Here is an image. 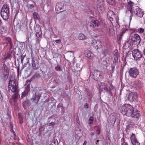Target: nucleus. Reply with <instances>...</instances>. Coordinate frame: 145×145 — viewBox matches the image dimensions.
Masks as SVG:
<instances>
[{
	"instance_id": "f257e3e1",
	"label": "nucleus",
	"mask_w": 145,
	"mask_h": 145,
	"mask_svg": "<svg viewBox=\"0 0 145 145\" xmlns=\"http://www.w3.org/2000/svg\"><path fill=\"white\" fill-rule=\"evenodd\" d=\"M121 113L128 116L138 118L140 117V114L137 111L134 112L133 107L129 104H126L123 105L121 108Z\"/></svg>"
},
{
	"instance_id": "f03ea898",
	"label": "nucleus",
	"mask_w": 145,
	"mask_h": 145,
	"mask_svg": "<svg viewBox=\"0 0 145 145\" xmlns=\"http://www.w3.org/2000/svg\"><path fill=\"white\" fill-rule=\"evenodd\" d=\"M9 6L7 4H5L1 11V16L3 20H7L9 18L10 11Z\"/></svg>"
},
{
	"instance_id": "7ed1b4c3",
	"label": "nucleus",
	"mask_w": 145,
	"mask_h": 145,
	"mask_svg": "<svg viewBox=\"0 0 145 145\" xmlns=\"http://www.w3.org/2000/svg\"><path fill=\"white\" fill-rule=\"evenodd\" d=\"M99 88L100 91L105 92H111V91L114 88V87L110 84L108 87L107 84L105 82H101L98 84Z\"/></svg>"
},
{
	"instance_id": "20e7f679",
	"label": "nucleus",
	"mask_w": 145,
	"mask_h": 145,
	"mask_svg": "<svg viewBox=\"0 0 145 145\" xmlns=\"http://www.w3.org/2000/svg\"><path fill=\"white\" fill-rule=\"evenodd\" d=\"M102 72L99 71L95 70L93 72L90 73L93 79L96 81H99L103 77Z\"/></svg>"
},
{
	"instance_id": "39448f33",
	"label": "nucleus",
	"mask_w": 145,
	"mask_h": 145,
	"mask_svg": "<svg viewBox=\"0 0 145 145\" xmlns=\"http://www.w3.org/2000/svg\"><path fill=\"white\" fill-rule=\"evenodd\" d=\"M55 11L56 13H59L66 10L65 5L61 2H59L57 3L55 7Z\"/></svg>"
},
{
	"instance_id": "423d86ee",
	"label": "nucleus",
	"mask_w": 145,
	"mask_h": 145,
	"mask_svg": "<svg viewBox=\"0 0 145 145\" xmlns=\"http://www.w3.org/2000/svg\"><path fill=\"white\" fill-rule=\"evenodd\" d=\"M128 73L129 76L132 78H136L139 72L136 67H134L129 69Z\"/></svg>"
},
{
	"instance_id": "0eeeda50",
	"label": "nucleus",
	"mask_w": 145,
	"mask_h": 145,
	"mask_svg": "<svg viewBox=\"0 0 145 145\" xmlns=\"http://www.w3.org/2000/svg\"><path fill=\"white\" fill-rule=\"evenodd\" d=\"M127 2L128 3V5L127 6V10L129 11L130 13V15L129 16L130 23L132 20V18L133 15V11L132 10L133 6L134 5L133 2H132L130 0H127Z\"/></svg>"
},
{
	"instance_id": "6e6552de",
	"label": "nucleus",
	"mask_w": 145,
	"mask_h": 145,
	"mask_svg": "<svg viewBox=\"0 0 145 145\" xmlns=\"http://www.w3.org/2000/svg\"><path fill=\"white\" fill-rule=\"evenodd\" d=\"M105 4L103 0H98L97 1V9L99 13H102L105 10Z\"/></svg>"
},
{
	"instance_id": "1a4fd4ad",
	"label": "nucleus",
	"mask_w": 145,
	"mask_h": 145,
	"mask_svg": "<svg viewBox=\"0 0 145 145\" xmlns=\"http://www.w3.org/2000/svg\"><path fill=\"white\" fill-rule=\"evenodd\" d=\"M8 88L9 92H14L18 91V87L16 82L8 84Z\"/></svg>"
},
{
	"instance_id": "9d476101",
	"label": "nucleus",
	"mask_w": 145,
	"mask_h": 145,
	"mask_svg": "<svg viewBox=\"0 0 145 145\" xmlns=\"http://www.w3.org/2000/svg\"><path fill=\"white\" fill-rule=\"evenodd\" d=\"M132 55L134 59L136 60H137L141 58L142 56L141 52L138 49H134L133 50Z\"/></svg>"
},
{
	"instance_id": "9b49d317",
	"label": "nucleus",
	"mask_w": 145,
	"mask_h": 145,
	"mask_svg": "<svg viewBox=\"0 0 145 145\" xmlns=\"http://www.w3.org/2000/svg\"><path fill=\"white\" fill-rule=\"evenodd\" d=\"M92 45L96 49H98L99 48H101L103 45V43L100 40L94 39L92 40Z\"/></svg>"
},
{
	"instance_id": "f8f14e48",
	"label": "nucleus",
	"mask_w": 145,
	"mask_h": 145,
	"mask_svg": "<svg viewBox=\"0 0 145 145\" xmlns=\"http://www.w3.org/2000/svg\"><path fill=\"white\" fill-rule=\"evenodd\" d=\"M116 16L114 12L113 11L109 10L108 12L107 13L108 18L111 23H112V21H113L114 20H116Z\"/></svg>"
},
{
	"instance_id": "ddd939ff",
	"label": "nucleus",
	"mask_w": 145,
	"mask_h": 145,
	"mask_svg": "<svg viewBox=\"0 0 145 145\" xmlns=\"http://www.w3.org/2000/svg\"><path fill=\"white\" fill-rule=\"evenodd\" d=\"M119 53L117 50H115L114 51V59L113 62L112 64L116 65L118 63V59L119 57Z\"/></svg>"
},
{
	"instance_id": "4468645a",
	"label": "nucleus",
	"mask_w": 145,
	"mask_h": 145,
	"mask_svg": "<svg viewBox=\"0 0 145 145\" xmlns=\"http://www.w3.org/2000/svg\"><path fill=\"white\" fill-rule=\"evenodd\" d=\"M137 98V93L136 92L131 93L128 97L129 100L131 102L136 101Z\"/></svg>"
},
{
	"instance_id": "2eb2a0df",
	"label": "nucleus",
	"mask_w": 145,
	"mask_h": 145,
	"mask_svg": "<svg viewBox=\"0 0 145 145\" xmlns=\"http://www.w3.org/2000/svg\"><path fill=\"white\" fill-rule=\"evenodd\" d=\"M130 139L133 145H140V144L136 138V135L132 133L130 136Z\"/></svg>"
},
{
	"instance_id": "dca6fc26",
	"label": "nucleus",
	"mask_w": 145,
	"mask_h": 145,
	"mask_svg": "<svg viewBox=\"0 0 145 145\" xmlns=\"http://www.w3.org/2000/svg\"><path fill=\"white\" fill-rule=\"evenodd\" d=\"M131 39L133 42H136L137 44H139L141 41L139 35L137 34H134L132 37Z\"/></svg>"
},
{
	"instance_id": "f3484780",
	"label": "nucleus",
	"mask_w": 145,
	"mask_h": 145,
	"mask_svg": "<svg viewBox=\"0 0 145 145\" xmlns=\"http://www.w3.org/2000/svg\"><path fill=\"white\" fill-rule=\"evenodd\" d=\"M133 12V13H135L136 15L140 17H142L144 14L142 10L139 8H136L135 11Z\"/></svg>"
},
{
	"instance_id": "a211bd4d",
	"label": "nucleus",
	"mask_w": 145,
	"mask_h": 145,
	"mask_svg": "<svg viewBox=\"0 0 145 145\" xmlns=\"http://www.w3.org/2000/svg\"><path fill=\"white\" fill-rule=\"evenodd\" d=\"M85 55L86 57L91 59H92L94 57V54L88 50H86L85 51Z\"/></svg>"
},
{
	"instance_id": "6ab92c4d",
	"label": "nucleus",
	"mask_w": 145,
	"mask_h": 145,
	"mask_svg": "<svg viewBox=\"0 0 145 145\" xmlns=\"http://www.w3.org/2000/svg\"><path fill=\"white\" fill-rule=\"evenodd\" d=\"M31 65L33 69L34 70H37L39 68V67L37 66L36 63L35 61V57L33 56H31Z\"/></svg>"
},
{
	"instance_id": "aec40b11",
	"label": "nucleus",
	"mask_w": 145,
	"mask_h": 145,
	"mask_svg": "<svg viewBox=\"0 0 145 145\" xmlns=\"http://www.w3.org/2000/svg\"><path fill=\"white\" fill-rule=\"evenodd\" d=\"M40 98V96L39 95H38L37 94L33 95L32 96L31 100L33 102H34L36 103H37Z\"/></svg>"
},
{
	"instance_id": "412c9836",
	"label": "nucleus",
	"mask_w": 145,
	"mask_h": 145,
	"mask_svg": "<svg viewBox=\"0 0 145 145\" xmlns=\"http://www.w3.org/2000/svg\"><path fill=\"white\" fill-rule=\"evenodd\" d=\"M91 24L93 28L98 27L100 25L99 22L98 20H96L91 21Z\"/></svg>"
},
{
	"instance_id": "4be33fe9",
	"label": "nucleus",
	"mask_w": 145,
	"mask_h": 145,
	"mask_svg": "<svg viewBox=\"0 0 145 145\" xmlns=\"http://www.w3.org/2000/svg\"><path fill=\"white\" fill-rule=\"evenodd\" d=\"M5 40L7 41L9 43L10 45V47L9 48V50H10L12 49L13 44L12 43V39L10 37H6L5 38Z\"/></svg>"
},
{
	"instance_id": "5701e85b",
	"label": "nucleus",
	"mask_w": 145,
	"mask_h": 145,
	"mask_svg": "<svg viewBox=\"0 0 145 145\" xmlns=\"http://www.w3.org/2000/svg\"><path fill=\"white\" fill-rule=\"evenodd\" d=\"M16 82L15 77L12 75L9 77V81L8 84H10L12 83Z\"/></svg>"
},
{
	"instance_id": "b1692460",
	"label": "nucleus",
	"mask_w": 145,
	"mask_h": 145,
	"mask_svg": "<svg viewBox=\"0 0 145 145\" xmlns=\"http://www.w3.org/2000/svg\"><path fill=\"white\" fill-rule=\"evenodd\" d=\"M102 53L105 56L108 54V49L107 48H103L102 51Z\"/></svg>"
},
{
	"instance_id": "393cba45",
	"label": "nucleus",
	"mask_w": 145,
	"mask_h": 145,
	"mask_svg": "<svg viewBox=\"0 0 145 145\" xmlns=\"http://www.w3.org/2000/svg\"><path fill=\"white\" fill-rule=\"evenodd\" d=\"M107 2L110 5H113L115 4V0H106Z\"/></svg>"
},
{
	"instance_id": "a878e982",
	"label": "nucleus",
	"mask_w": 145,
	"mask_h": 145,
	"mask_svg": "<svg viewBox=\"0 0 145 145\" xmlns=\"http://www.w3.org/2000/svg\"><path fill=\"white\" fill-rule=\"evenodd\" d=\"M78 38L82 40L86 39V36L84 34L80 33L78 36Z\"/></svg>"
},
{
	"instance_id": "bb28decb",
	"label": "nucleus",
	"mask_w": 145,
	"mask_h": 145,
	"mask_svg": "<svg viewBox=\"0 0 145 145\" xmlns=\"http://www.w3.org/2000/svg\"><path fill=\"white\" fill-rule=\"evenodd\" d=\"M33 16L35 19L38 20L39 18L38 13L36 12H34L33 13Z\"/></svg>"
},
{
	"instance_id": "cd10ccee",
	"label": "nucleus",
	"mask_w": 145,
	"mask_h": 145,
	"mask_svg": "<svg viewBox=\"0 0 145 145\" xmlns=\"http://www.w3.org/2000/svg\"><path fill=\"white\" fill-rule=\"evenodd\" d=\"M42 32L41 31V29L40 28V30L38 32H36V35L37 38H39L41 36Z\"/></svg>"
},
{
	"instance_id": "c85d7f7f",
	"label": "nucleus",
	"mask_w": 145,
	"mask_h": 145,
	"mask_svg": "<svg viewBox=\"0 0 145 145\" xmlns=\"http://www.w3.org/2000/svg\"><path fill=\"white\" fill-rule=\"evenodd\" d=\"M3 66L4 72H6V73H9L8 68L5 64H4Z\"/></svg>"
},
{
	"instance_id": "c756f323",
	"label": "nucleus",
	"mask_w": 145,
	"mask_h": 145,
	"mask_svg": "<svg viewBox=\"0 0 145 145\" xmlns=\"http://www.w3.org/2000/svg\"><path fill=\"white\" fill-rule=\"evenodd\" d=\"M55 69L56 71H62L61 68L59 65H57V66L56 67Z\"/></svg>"
},
{
	"instance_id": "7c9ffc66",
	"label": "nucleus",
	"mask_w": 145,
	"mask_h": 145,
	"mask_svg": "<svg viewBox=\"0 0 145 145\" xmlns=\"http://www.w3.org/2000/svg\"><path fill=\"white\" fill-rule=\"evenodd\" d=\"M89 121L88 122V123L89 124H92L94 121V118L92 116L90 117L88 119Z\"/></svg>"
},
{
	"instance_id": "2f4dec72",
	"label": "nucleus",
	"mask_w": 145,
	"mask_h": 145,
	"mask_svg": "<svg viewBox=\"0 0 145 145\" xmlns=\"http://www.w3.org/2000/svg\"><path fill=\"white\" fill-rule=\"evenodd\" d=\"M144 29L141 27H140L137 29V32L141 34L142 33L144 32Z\"/></svg>"
},
{
	"instance_id": "473e14b6",
	"label": "nucleus",
	"mask_w": 145,
	"mask_h": 145,
	"mask_svg": "<svg viewBox=\"0 0 145 145\" xmlns=\"http://www.w3.org/2000/svg\"><path fill=\"white\" fill-rule=\"evenodd\" d=\"M7 28L6 27H1V29L2 30V33H7V31L6 30ZM1 30V29H0Z\"/></svg>"
},
{
	"instance_id": "72a5a7b5",
	"label": "nucleus",
	"mask_w": 145,
	"mask_h": 145,
	"mask_svg": "<svg viewBox=\"0 0 145 145\" xmlns=\"http://www.w3.org/2000/svg\"><path fill=\"white\" fill-rule=\"evenodd\" d=\"M14 92L15 93L13 95V98L14 99H17L18 97V91H17Z\"/></svg>"
},
{
	"instance_id": "f704fd0d",
	"label": "nucleus",
	"mask_w": 145,
	"mask_h": 145,
	"mask_svg": "<svg viewBox=\"0 0 145 145\" xmlns=\"http://www.w3.org/2000/svg\"><path fill=\"white\" fill-rule=\"evenodd\" d=\"M115 66V65L112 64H111V69L110 70L111 71L112 73L114 72Z\"/></svg>"
},
{
	"instance_id": "c9c22d12",
	"label": "nucleus",
	"mask_w": 145,
	"mask_h": 145,
	"mask_svg": "<svg viewBox=\"0 0 145 145\" xmlns=\"http://www.w3.org/2000/svg\"><path fill=\"white\" fill-rule=\"evenodd\" d=\"M74 136L75 137L76 140H78L80 138V137L79 136V135L77 134H74Z\"/></svg>"
},
{
	"instance_id": "e433bc0d",
	"label": "nucleus",
	"mask_w": 145,
	"mask_h": 145,
	"mask_svg": "<svg viewBox=\"0 0 145 145\" xmlns=\"http://www.w3.org/2000/svg\"><path fill=\"white\" fill-rule=\"evenodd\" d=\"M127 30V29L126 28H124L122 30V32L120 34L121 36H122L123 35V34L125 33V31Z\"/></svg>"
},
{
	"instance_id": "4c0bfd02",
	"label": "nucleus",
	"mask_w": 145,
	"mask_h": 145,
	"mask_svg": "<svg viewBox=\"0 0 145 145\" xmlns=\"http://www.w3.org/2000/svg\"><path fill=\"white\" fill-rule=\"evenodd\" d=\"M9 73H3L4 77L5 78L6 80H7L8 78Z\"/></svg>"
},
{
	"instance_id": "58836bf2",
	"label": "nucleus",
	"mask_w": 145,
	"mask_h": 145,
	"mask_svg": "<svg viewBox=\"0 0 145 145\" xmlns=\"http://www.w3.org/2000/svg\"><path fill=\"white\" fill-rule=\"evenodd\" d=\"M95 127H97V129H96V132L97 134H99L100 133V129L99 127H98L97 126H95Z\"/></svg>"
},
{
	"instance_id": "ea45409f",
	"label": "nucleus",
	"mask_w": 145,
	"mask_h": 145,
	"mask_svg": "<svg viewBox=\"0 0 145 145\" xmlns=\"http://www.w3.org/2000/svg\"><path fill=\"white\" fill-rule=\"evenodd\" d=\"M27 6L29 9H32L33 8L34 5L33 4H30L28 5Z\"/></svg>"
},
{
	"instance_id": "a19ab883",
	"label": "nucleus",
	"mask_w": 145,
	"mask_h": 145,
	"mask_svg": "<svg viewBox=\"0 0 145 145\" xmlns=\"http://www.w3.org/2000/svg\"><path fill=\"white\" fill-rule=\"evenodd\" d=\"M121 145H122L123 144H124V143H127L125 142V138L124 137H123L121 139Z\"/></svg>"
},
{
	"instance_id": "79ce46f5",
	"label": "nucleus",
	"mask_w": 145,
	"mask_h": 145,
	"mask_svg": "<svg viewBox=\"0 0 145 145\" xmlns=\"http://www.w3.org/2000/svg\"><path fill=\"white\" fill-rule=\"evenodd\" d=\"M26 93L24 91L23 92L22 94L21 97L23 98L24 97H25L26 95Z\"/></svg>"
},
{
	"instance_id": "37998d69",
	"label": "nucleus",
	"mask_w": 145,
	"mask_h": 145,
	"mask_svg": "<svg viewBox=\"0 0 145 145\" xmlns=\"http://www.w3.org/2000/svg\"><path fill=\"white\" fill-rule=\"evenodd\" d=\"M24 57L25 56L23 55H22L21 56L20 59L22 63L23 62V61L24 58Z\"/></svg>"
},
{
	"instance_id": "c03bdc74",
	"label": "nucleus",
	"mask_w": 145,
	"mask_h": 145,
	"mask_svg": "<svg viewBox=\"0 0 145 145\" xmlns=\"http://www.w3.org/2000/svg\"><path fill=\"white\" fill-rule=\"evenodd\" d=\"M3 101V98L2 96L1 95V93H0V102H1L2 101Z\"/></svg>"
},
{
	"instance_id": "a18cd8bd",
	"label": "nucleus",
	"mask_w": 145,
	"mask_h": 145,
	"mask_svg": "<svg viewBox=\"0 0 145 145\" xmlns=\"http://www.w3.org/2000/svg\"><path fill=\"white\" fill-rule=\"evenodd\" d=\"M84 106L85 108H89V107L88 106V105L87 103H85L84 104Z\"/></svg>"
},
{
	"instance_id": "49530a36",
	"label": "nucleus",
	"mask_w": 145,
	"mask_h": 145,
	"mask_svg": "<svg viewBox=\"0 0 145 145\" xmlns=\"http://www.w3.org/2000/svg\"><path fill=\"white\" fill-rule=\"evenodd\" d=\"M55 42H56L57 43H58L59 42H61V40L60 39L56 40H55Z\"/></svg>"
},
{
	"instance_id": "de8ad7c7",
	"label": "nucleus",
	"mask_w": 145,
	"mask_h": 145,
	"mask_svg": "<svg viewBox=\"0 0 145 145\" xmlns=\"http://www.w3.org/2000/svg\"><path fill=\"white\" fill-rule=\"evenodd\" d=\"M54 122H51L49 123L48 125L50 126L51 125H54Z\"/></svg>"
},
{
	"instance_id": "09e8293b",
	"label": "nucleus",
	"mask_w": 145,
	"mask_h": 145,
	"mask_svg": "<svg viewBox=\"0 0 145 145\" xmlns=\"http://www.w3.org/2000/svg\"><path fill=\"white\" fill-rule=\"evenodd\" d=\"M20 123L21 124H22L23 123V121H22V119H20Z\"/></svg>"
},
{
	"instance_id": "8fccbe9b",
	"label": "nucleus",
	"mask_w": 145,
	"mask_h": 145,
	"mask_svg": "<svg viewBox=\"0 0 145 145\" xmlns=\"http://www.w3.org/2000/svg\"><path fill=\"white\" fill-rule=\"evenodd\" d=\"M94 135V133L93 132H91V133L90 134V135L91 136H93Z\"/></svg>"
},
{
	"instance_id": "3c124183",
	"label": "nucleus",
	"mask_w": 145,
	"mask_h": 145,
	"mask_svg": "<svg viewBox=\"0 0 145 145\" xmlns=\"http://www.w3.org/2000/svg\"><path fill=\"white\" fill-rule=\"evenodd\" d=\"M13 128L12 127H10V131H13Z\"/></svg>"
},
{
	"instance_id": "603ef678",
	"label": "nucleus",
	"mask_w": 145,
	"mask_h": 145,
	"mask_svg": "<svg viewBox=\"0 0 145 145\" xmlns=\"http://www.w3.org/2000/svg\"><path fill=\"white\" fill-rule=\"evenodd\" d=\"M87 143V142L86 141H85L83 143V145H86Z\"/></svg>"
},
{
	"instance_id": "864d4df0",
	"label": "nucleus",
	"mask_w": 145,
	"mask_h": 145,
	"mask_svg": "<svg viewBox=\"0 0 145 145\" xmlns=\"http://www.w3.org/2000/svg\"><path fill=\"white\" fill-rule=\"evenodd\" d=\"M2 24V22L1 21V20L0 19V26Z\"/></svg>"
},
{
	"instance_id": "5fc2aeb1",
	"label": "nucleus",
	"mask_w": 145,
	"mask_h": 145,
	"mask_svg": "<svg viewBox=\"0 0 145 145\" xmlns=\"http://www.w3.org/2000/svg\"><path fill=\"white\" fill-rule=\"evenodd\" d=\"M127 63V62H126L125 61V63L123 65V66H125V65H126V63Z\"/></svg>"
},
{
	"instance_id": "6e6d98bb",
	"label": "nucleus",
	"mask_w": 145,
	"mask_h": 145,
	"mask_svg": "<svg viewBox=\"0 0 145 145\" xmlns=\"http://www.w3.org/2000/svg\"><path fill=\"white\" fill-rule=\"evenodd\" d=\"M13 134H14V136H16V134L15 133H14Z\"/></svg>"
},
{
	"instance_id": "4d7b16f0",
	"label": "nucleus",
	"mask_w": 145,
	"mask_h": 145,
	"mask_svg": "<svg viewBox=\"0 0 145 145\" xmlns=\"http://www.w3.org/2000/svg\"><path fill=\"white\" fill-rule=\"evenodd\" d=\"M14 134V133H15V132L13 130V131H11Z\"/></svg>"
},
{
	"instance_id": "13d9d810",
	"label": "nucleus",
	"mask_w": 145,
	"mask_h": 145,
	"mask_svg": "<svg viewBox=\"0 0 145 145\" xmlns=\"http://www.w3.org/2000/svg\"><path fill=\"white\" fill-rule=\"evenodd\" d=\"M14 134V133H15V132L13 130V131H11Z\"/></svg>"
},
{
	"instance_id": "bf43d9fd",
	"label": "nucleus",
	"mask_w": 145,
	"mask_h": 145,
	"mask_svg": "<svg viewBox=\"0 0 145 145\" xmlns=\"http://www.w3.org/2000/svg\"><path fill=\"white\" fill-rule=\"evenodd\" d=\"M96 145H98V142H97L96 143Z\"/></svg>"
},
{
	"instance_id": "052dcab7",
	"label": "nucleus",
	"mask_w": 145,
	"mask_h": 145,
	"mask_svg": "<svg viewBox=\"0 0 145 145\" xmlns=\"http://www.w3.org/2000/svg\"><path fill=\"white\" fill-rule=\"evenodd\" d=\"M99 141V140H97L96 141V142H98Z\"/></svg>"
},
{
	"instance_id": "680f3d73",
	"label": "nucleus",
	"mask_w": 145,
	"mask_h": 145,
	"mask_svg": "<svg viewBox=\"0 0 145 145\" xmlns=\"http://www.w3.org/2000/svg\"><path fill=\"white\" fill-rule=\"evenodd\" d=\"M4 60H6V57H4Z\"/></svg>"
},
{
	"instance_id": "e2e57ef3",
	"label": "nucleus",
	"mask_w": 145,
	"mask_h": 145,
	"mask_svg": "<svg viewBox=\"0 0 145 145\" xmlns=\"http://www.w3.org/2000/svg\"><path fill=\"white\" fill-rule=\"evenodd\" d=\"M50 145H54L52 144H50Z\"/></svg>"
},
{
	"instance_id": "0e129e2a",
	"label": "nucleus",
	"mask_w": 145,
	"mask_h": 145,
	"mask_svg": "<svg viewBox=\"0 0 145 145\" xmlns=\"http://www.w3.org/2000/svg\"><path fill=\"white\" fill-rule=\"evenodd\" d=\"M107 29H105V30H107Z\"/></svg>"
},
{
	"instance_id": "69168bd1",
	"label": "nucleus",
	"mask_w": 145,
	"mask_h": 145,
	"mask_svg": "<svg viewBox=\"0 0 145 145\" xmlns=\"http://www.w3.org/2000/svg\"><path fill=\"white\" fill-rule=\"evenodd\" d=\"M27 81L28 82V80H27V81H26V82H27Z\"/></svg>"
},
{
	"instance_id": "338daca9",
	"label": "nucleus",
	"mask_w": 145,
	"mask_h": 145,
	"mask_svg": "<svg viewBox=\"0 0 145 145\" xmlns=\"http://www.w3.org/2000/svg\"><path fill=\"white\" fill-rule=\"evenodd\" d=\"M106 27H107V26L106 25H105Z\"/></svg>"
}]
</instances>
